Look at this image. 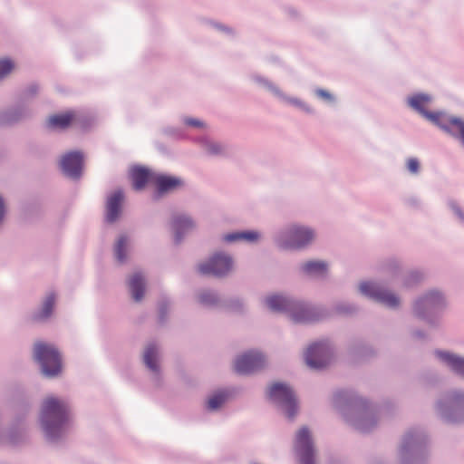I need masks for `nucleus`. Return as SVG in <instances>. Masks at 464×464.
<instances>
[{"instance_id": "f257e3e1", "label": "nucleus", "mask_w": 464, "mask_h": 464, "mask_svg": "<svg viewBox=\"0 0 464 464\" xmlns=\"http://www.w3.org/2000/svg\"><path fill=\"white\" fill-rule=\"evenodd\" d=\"M69 420L68 406L64 401L54 397L44 400L41 412V422L46 436L50 439L57 437Z\"/></svg>"}, {"instance_id": "f03ea898", "label": "nucleus", "mask_w": 464, "mask_h": 464, "mask_svg": "<svg viewBox=\"0 0 464 464\" xmlns=\"http://www.w3.org/2000/svg\"><path fill=\"white\" fill-rule=\"evenodd\" d=\"M267 306L275 312H288L295 322H311L314 315L303 304L293 302L281 295H271L266 298Z\"/></svg>"}, {"instance_id": "7ed1b4c3", "label": "nucleus", "mask_w": 464, "mask_h": 464, "mask_svg": "<svg viewBox=\"0 0 464 464\" xmlns=\"http://www.w3.org/2000/svg\"><path fill=\"white\" fill-rule=\"evenodd\" d=\"M34 357L41 364L44 375L53 377L60 373L61 356L53 346L41 342L36 343L34 348Z\"/></svg>"}, {"instance_id": "20e7f679", "label": "nucleus", "mask_w": 464, "mask_h": 464, "mask_svg": "<svg viewBox=\"0 0 464 464\" xmlns=\"http://www.w3.org/2000/svg\"><path fill=\"white\" fill-rule=\"evenodd\" d=\"M268 397L277 403L287 417L293 418L297 411V402L293 391L285 384L276 382L268 389Z\"/></svg>"}, {"instance_id": "39448f33", "label": "nucleus", "mask_w": 464, "mask_h": 464, "mask_svg": "<svg viewBox=\"0 0 464 464\" xmlns=\"http://www.w3.org/2000/svg\"><path fill=\"white\" fill-rule=\"evenodd\" d=\"M306 364L313 369H323L331 359L330 347L325 342H320L308 347L305 355Z\"/></svg>"}, {"instance_id": "423d86ee", "label": "nucleus", "mask_w": 464, "mask_h": 464, "mask_svg": "<svg viewBox=\"0 0 464 464\" xmlns=\"http://www.w3.org/2000/svg\"><path fill=\"white\" fill-rule=\"evenodd\" d=\"M295 449L300 457L301 464H314V449L307 428L304 427L298 430Z\"/></svg>"}, {"instance_id": "0eeeda50", "label": "nucleus", "mask_w": 464, "mask_h": 464, "mask_svg": "<svg viewBox=\"0 0 464 464\" xmlns=\"http://www.w3.org/2000/svg\"><path fill=\"white\" fill-rule=\"evenodd\" d=\"M314 234L308 227L293 226L286 234L285 240L281 242L284 248H301L314 239Z\"/></svg>"}, {"instance_id": "6e6552de", "label": "nucleus", "mask_w": 464, "mask_h": 464, "mask_svg": "<svg viewBox=\"0 0 464 464\" xmlns=\"http://www.w3.org/2000/svg\"><path fill=\"white\" fill-rule=\"evenodd\" d=\"M232 268V259L223 254H216L208 262L200 264L198 270L202 275H213L221 276L228 273Z\"/></svg>"}, {"instance_id": "1a4fd4ad", "label": "nucleus", "mask_w": 464, "mask_h": 464, "mask_svg": "<svg viewBox=\"0 0 464 464\" xmlns=\"http://www.w3.org/2000/svg\"><path fill=\"white\" fill-rule=\"evenodd\" d=\"M360 291L363 295L389 307H396L400 304L399 298L393 294L370 282L362 283L360 285Z\"/></svg>"}, {"instance_id": "9d476101", "label": "nucleus", "mask_w": 464, "mask_h": 464, "mask_svg": "<svg viewBox=\"0 0 464 464\" xmlns=\"http://www.w3.org/2000/svg\"><path fill=\"white\" fill-rule=\"evenodd\" d=\"M264 356L259 353H247L235 362V371L240 374L251 373L263 367Z\"/></svg>"}, {"instance_id": "9b49d317", "label": "nucleus", "mask_w": 464, "mask_h": 464, "mask_svg": "<svg viewBox=\"0 0 464 464\" xmlns=\"http://www.w3.org/2000/svg\"><path fill=\"white\" fill-rule=\"evenodd\" d=\"M82 154L80 151H72L62 157L60 165L65 175L78 178L82 173Z\"/></svg>"}, {"instance_id": "f8f14e48", "label": "nucleus", "mask_w": 464, "mask_h": 464, "mask_svg": "<svg viewBox=\"0 0 464 464\" xmlns=\"http://www.w3.org/2000/svg\"><path fill=\"white\" fill-rule=\"evenodd\" d=\"M123 200L121 190L115 191L107 200L106 204V220L109 223L114 222L121 213V205Z\"/></svg>"}, {"instance_id": "ddd939ff", "label": "nucleus", "mask_w": 464, "mask_h": 464, "mask_svg": "<svg viewBox=\"0 0 464 464\" xmlns=\"http://www.w3.org/2000/svg\"><path fill=\"white\" fill-rule=\"evenodd\" d=\"M153 183L157 188L158 195L171 191L182 185V181L179 179L161 174L155 175Z\"/></svg>"}, {"instance_id": "4468645a", "label": "nucleus", "mask_w": 464, "mask_h": 464, "mask_svg": "<svg viewBox=\"0 0 464 464\" xmlns=\"http://www.w3.org/2000/svg\"><path fill=\"white\" fill-rule=\"evenodd\" d=\"M155 175L146 168L134 167L130 171L133 188L136 190L142 189L149 181H154Z\"/></svg>"}, {"instance_id": "2eb2a0df", "label": "nucleus", "mask_w": 464, "mask_h": 464, "mask_svg": "<svg viewBox=\"0 0 464 464\" xmlns=\"http://www.w3.org/2000/svg\"><path fill=\"white\" fill-rule=\"evenodd\" d=\"M76 120V114L73 111H66L60 114H54L47 119V127L50 129L64 130L72 124Z\"/></svg>"}, {"instance_id": "dca6fc26", "label": "nucleus", "mask_w": 464, "mask_h": 464, "mask_svg": "<svg viewBox=\"0 0 464 464\" xmlns=\"http://www.w3.org/2000/svg\"><path fill=\"white\" fill-rule=\"evenodd\" d=\"M436 353L455 372L464 376V358H460L447 352H437Z\"/></svg>"}, {"instance_id": "f3484780", "label": "nucleus", "mask_w": 464, "mask_h": 464, "mask_svg": "<svg viewBox=\"0 0 464 464\" xmlns=\"http://www.w3.org/2000/svg\"><path fill=\"white\" fill-rule=\"evenodd\" d=\"M172 227L176 241L179 242L181 239L182 234L194 227V223L189 218L179 216L174 218Z\"/></svg>"}, {"instance_id": "a211bd4d", "label": "nucleus", "mask_w": 464, "mask_h": 464, "mask_svg": "<svg viewBox=\"0 0 464 464\" xmlns=\"http://www.w3.org/2000/svg\"><path fill=\"white\" fill-rule=\"evenodd\" d=\"M129 287L131 292L132 297L136 302H140L144 295V278L140 274H134L130 281Z\"/></svg>"}, {"instance_id": "6ab92c4d", "label": "nucleus", "mask_w": 464, "mask_h": 464, "mask_svg": "<svg viewBox=\"0 0 464 464\" xmlns=\"http://www.w3.org/2000/svg\"><path fill=\"white\" fill-rule=\"evenodd\" d=\"M442 299V295L439 292H430L423 298L416 302L414 309L419 314L422 305L435 306L439 304Z\"/></svg>"}, {"instance_id": "aec40b11", "label": "nucleus", "mask_w": 464, "mask_h": 464, "mask_svg": "<svg viewBox=\"0 0 464 464\" xmlns=\"http://www.w3.org/2000/svg\"><path fill=\"white\" fill-rule=\"evenodd\" d=\"M302 269L309 276H324L327 271V266L321 261H309L302 266Z\"/></svg>"}, {"instance_id": "412c9836", "label": "nucleus", "mask_w": 464, "mask_h": 464, "mask_svg": "<svg viewBox=\"0 0 464 464\" xmlns=\"http://www.w3.org/2000/svg\"><path fill=\"white\" fill-rule=\"evenodd\" d=\"M259 234L255 231H243L227 234L224 236V240L227 242H234L237 240H244L247 242L256 241Z\"/></svg>"}, {"instance_id": "4be33fe9", "label": "nucleus", "mask_w": 464, "mask_h": 464, "mask_svg": "<svg viewBox=\"0 0 464 464\" xmlns=\"http://www.w3.org/2000/svg\"><path fill=\"white\" fill-rule=\"evenodd\" d=\"M157 355L156 347L151 344L148 345L143 354V360L147 367L153 372L158 371Z\"/></svg>"}, {"instance_id": "5701e85b", "label": "nucleus", "mask_w": 464, "mask_h": 464, "mask_svg": "<svg viewBox=\"0 0 464 464\" xmlns=\"http://www.w3.org/2000/svg\"><path fill=\"white\" fill-rule=\"evenodd\" d=\"M55 302V296L54 295L51 294L49 295L46 299L44 300L43 304V307L38 314L37 317L39 319H45L49 317L53 312V306Z\"/></svg>"}, {"instance_id": "b1692460", "label": "nucleus", "mask_w": 464, "mask_h": 464, "mask_svg": "<svg viewBox=\"0 0 464 464\" xmlns=\"http://www.w3.org/2000/svg\"><path fill=\"white\" fill-rule=\"evenodd\" d=\"M126 244H127V238L125 237H121L116 245H115V256L119 262L122 263L126 259Z\"/></svg>"}, {"instance_id": "393cba45", "label": "nucleus", "mask_w": 464, "mask_h": 464, "mask_svg": "<svg viewBox=\"0 0 464 464\" xmlns=\"http://www.w3.org/2000/svg\"><path fill=\"white\" fill-rule=\"evenodd\" d=\"M226 394L224 392H217L213 394L208 401V409L214 411L218 409L226 401Z\"/></svg>"}, {"instance_id": "a878e982", "label": "nucleus", "mask_w": 464, "mask_h": 464, "mask_svg": "<svg viewBox=\"0 0 464 464\" xmlns=\"http://www.w3.org/2000/svg\"><path fill=\"white\" fill-rule=\"evenodd\" d=\"M14 68V63L9 59L0 61V80L8 75Z\"/></svg>"}, {"instance_id": "bb28decb", "label": "nucleus", "mask_w": 464, "mask_h": 464, "mask_svg": "<svg viewBox=\"0 0 464 464\" xmlns=\"http://www.w3.org/2000/svg\"><path fill=\"white\" fill-rule=\"evenodd\" d=\"M407 168L412 174H417L420 169V162L416 158H410L407 160Z\"/></svg>"}, {"instance_id": "cd10ccee", "label": "nucleus", "mask_w": 464, "mask_h": 464, "mask_svg": "<svg viewBox=\"0 0 464 464\" xmlns=\"http://www.w3.org/2000/svg\"><path fill=\"white\" fill-rule=\"evenodd\" d=\"M206 150L209 154L217 155L222 152V146L218 143H208L206 146Z\"/></svg>"}, {"instance_id": "c85d7f7f", "label": "nucleus", "mask_w": 464, "mask_h": 464, "mask_svg": "<svg viewBox=\"0 0 464 464\" xmlns=\"http://www.w3.org/2000/svg\"><path fill=\"white\" fill-rule=\"evenodd\" d=\"M200 301L204 304H212L216 301V297L214 294L205 292L200 295Z\"/></svg>"}, {"instance_id": "c756f323", "label": "nucleus", "mask_w": 464, "mask_h": 464, "mask_svg": "<svg viewBox=\"0 0 464 464\" xmlns=\"http://www.w3.org/2000/svg\"><path fill=\"white\" fill-rule=\"evenodd\" d=\"M316 94L324 100H328V101L333 100L332 95L325 90L319 89L316 91Z\"/></svg>"}, {"instance_id": "7c9ffc66", "label": "nucleus", "mask_w": 464, "mask_h": 464, "mask_svg": "<svg viewBox=\"0 0 464 464\" xmlns=\"http://www.w3.org/2000/svg\"><path fill=\"white\" fill-rule=\"evenodd\" d=\"M186 124L188 125H190V126H193V127H203L204 124L203 122H201L200 121L198 120H196V119H187L185 121Z\"/></svg>"}, {"instance_id": "2f4dec72", "label": "nucleus", "mask_w": 464, "mask_h": 464, "mask_svg": "<svg viewBox=\"0 0 464 464\" xmlns=\"http://www.w3.org/2000/svg\"><path fill=\"white\" fill-rule=\"evenodd\" d=\"M4 213H5L4 202H3L2 198H0V222L2 221V219L4 218Z\"/></svg>"}, {"instance_id": "473e14b6", "label": "nucleus", "mask_w": 464, "mask_h": 464, "mask_svg": "<svg viewBox=\"0 0 464 464\" xmlns=\"http://www.w3.org/2000/svg\"><path fill=\"white\" fill-rule=\"evenodd\" d=\"M30 92L33 94V93H35L36 92V88L34 87V88H31L30 89Z\"/></svg>"}, {"instance_id": "72a5a7b5", "label": "nucleus", "mask_w": 464, "mask_h": 464, "mask_svg": "<svg viewBox=\"0 0 464 464\" xmlns=\"http://www.w3.org/2000/svg\"><path fill=\"white\" fill-rule=\"evenodd\" d=\"M360 429H361L362 430H366V429H365L363 426H361V427H360Z\"/></svg>"}]
</instances>
